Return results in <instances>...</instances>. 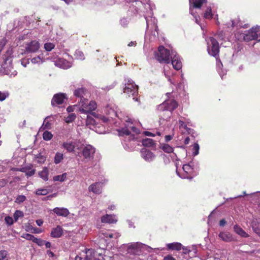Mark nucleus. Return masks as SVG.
Here are the masks:
<instances>
[{
  "mask_svg": "<svg viewBox=\"0 0 260 260\" xmlns=\"http://www.w3.org/2000/svg\"><path fill=\"white\" fill-rule=\"evenodd\" d=\"M176 167L177 175L182 179H191L198 175L200 170L199 162L193 160L183 165L181 170H179L177 164Z\"/></svg>",
  "mask_w": 260,
  "mask_h": 260,
  "instance_id": "1",
  "label": "nucleus"
},
{
  "mask_svg": "<svg viewBox=\"0 0 260 260\" xmlns=\"http://www.w3.org/2000/svg\"><path fill=\"white\" fill-rule=\"evenodd\" d=\"M125 121L126 122L125 127L119 130L118 133L120 136H125L123 145L125 149H129L132 146L131 143H127V142H130L135 139V135L131 134V131L138 134L139 133V129L133 125L131 119L127 118Z\"/></svg>",
  "mask_w": 260,
  "mask_h": 260,
  "instance_id": "2",
  "label": "nucleus"
},
{
  "mask_svg": "<svg viewBox=\"0 0 260 260\" xmlns=\"http://www.w3.org/2000/svg\"><path fill=\"white\" fill-rule=\"evenodd\" d=\"M206 40L207 43L208 52L210 55L216 58L217 70L221 78L223 79V76L226 74V71L221 68L222 64L220 60L217 58L219 52L218 42L216 39L211 37L206 39Z\"/></svg>",
  "mask_w": 260,
  "mask_h": 260,
  "instance_id": "3",
  "label": "nucleus"
},
{
  "mask_svg": "<svg viewBox=\"0 0 260 260\" xmlns=\"http://www.w3.org/2000/svg\"><path fill=\"white\" fill-rule=\"evenodd\" d=\"M146 11H144V17L146 20L147 27L146 32L153 34L154 38L157 35L158 27L157 26V20L153 17V13L151 6L149 3H147L144 5Z\"/></svg>",
  "mask_w": 260,
  "mask_h": 260,
  "instance_id": "4",
  "label": "nucleus"
},
{
  "mask_svg": "<svg viewBox=\"0 0 260 260\" xmlns=\"http://www.w3.org/2000/svg\"><path fill=\"white\" fill-rule=\"evenodd\" d=\"M120 249L121 250H125L127 253L131 255H137L144 254L145 251L151 252L152 250V248L150 246L140 242H133L123 244L121 246Z\"/></svg>",
  "mask_w": 260,
  "mask_h": 260,
  "instance_id": "5",
  "label": "nucleus"
},
{
  "mask_svg": "<svg viewBox=\"0 0 260 260\" xmlns=\"http://www.w3.org/2000/svg\"><path fill=\"white\" fill-rule=\"evenodd\" d=\"M177 107L178 103L174 100H166L157 107V110L160 112V118L168 121L171 116L172 111Z\"/></svg>",
  "mask_w": 260,
  "mask_h": 260,
  "instance_id": "6",
  "label": "nucleus"
},
{
  "mask_svg": "<svg viewBox=\"0 0 260 260\" xmlns=\"http://www.w3.org/2000/svg\"><path fill=\"white\" fill-rule=\"evenodd\" d=\"M123 91L128 96H132L134 101L136 102L139 101V98L136 97V95L138 94V86L131 79L125 78Z\"/></svg>",
  "mask_w": 260,
  "mask_h": 260,
  "instance_id": "7",
  "label": "nucleus"
},
{
  "mask_svg": "<svg viewBox=\"0 0 260 260\" xmlns=\"http://www.w3.org/2000/svg\"><path fill=\"white\" fill-rule=\"evenodd\" d=\"M155 58L160 63H168L170 61L171 52L161 46L158 48L157 51L155 52Z\"/></svg>",
  "mask_w": 260,
  "mask_h": 260,
  "instance_id": "8",
  "label": "nucleus"
},
{
  "mask_svg": "<svg viewBox=\"0 0 260 260\" xmlns=\"http://www.w3.org/2000/svg\"><path fill=\"white\" fill-rule=\"evenodd\" d=\"M82 144L76 140H68L62 143L61 147L66 149L68 152H75L76 150L81 149Z\"/></svg>",
  "mask_w": 260,
  "mask_h": 260,
  "instance_id": "9",
  "label": "nucleus"
},
{
  "mask_svg": "<svg viewBox=\"0 0 260 260\" xmlns=\"http://www.w3.org/2000/svg\"><path fill=\"white\" fill-rule=\"evenodd\" d=\"M23 52L22 54H28L36 53L40 47V43L37 40H32L30 42L25 43L23 45Z\"/></svg>",
  "mask_w": 260,
  "mask_h": 260,
  "instance_id": "10",
  "label": "nucleus"
},
{
  "mask_svg": "<svg viewBox=\"0 0 260 260\" xmlns=\"http://www.w3.org/2000/svg\"><path fill=\"white\" fill-rule=\"evenodd\" d=\"M79 111L81 113L87 114L95 110L97 107L96 103L93 101L88 103V99L83 100L81 104L79 105Z\"/></svg>",
  "mask_w": 260,
  "mask_h": 260,
  "instance_id": "11",
  "label": "nucleus"
},
{
  "mask_svg": "<svg viewBox=\"0 0 260 260\" xmlns=\"http://www.w3.org/2000/svg\"><path fill=\"white\" fill-rule=\"evenodd\" d=\"M257 29H259L258 27H253L248 30L245 31L244 33L241 32L239 37H237L238 39L244 40L246 42L255 40V36H256Z\"/></svg>",
  "mask_w": 260,
  "mask_h": 260,
  "instance_id": "12",
  "label": "nucleus"
},
{
  "mask_svg": "<svg viewBox=\"0 0 260 260\" xmlns=\"http://www.w3.org/2000/svg\"><path fill=\"white\" fill-rule=\"evenodd\" d=\"M95 149L91 145H86L82 150V154L85 162L92 160L94 158Z\"/></svg>",
  "mask_w": 260,
  "mask_h": 260,
  "instance_id": "13",
  "label": "nucleus"
},
{
  "mask_svg": "<svg viewBox=\"0 0 260 260\" xmlns=\"http://www.w3.org/2000/svg\"><path fill=\"white\" fill-rule=\"evenodd\" d=\"M88 93V90L84 87H81L75 89L73 90V94L75 96L80 99L78 104L79 105L81 104L83 100H86L87 96L86 94Z\"/></svg>",
  "mask_w": 260,
  "mask_h": 260,
  "instance_id": "14",
  "label": "nucleus"
},
{
  "mask_svg": "<svg viewBox=\"0 0 260 260\" xmlns=\"http://www.w3.org/2000/svg\"><path fill=\"white\" fill-rule=\"evenodd\" d=\"M170 58L172 60V66L175 70H179L181 69L182 64L180 58V56L174 50H171V56Z\"/></svg>",
  "mask_w": 260,
  "mask_h": 260,
  "instance_id": "15",
  "label": "nucleus"
},
{
  "mask_svg": "<svg viewBox=\"0 0 260 260\" xmlns=\"http://www.w3.org/2000/svg\"><path fill=\"white\" fill-rule=\"evenodd\" d=\"M141 157L147 162H151L155 158V155L150 150L143 148L141 150Z\"/></svg>",
  "mask_w": 260,
  "mask_h": 260,
  "instance_id": "16",
  "label": "nucleus"
},
{
  "mask_svg": "<svg viewBox=\"0 0 260 260\" xmlns=\"http://www.w3.org/2000/svg\"><path fill=\"white\" fill-rule=\"evenodd\" d=\"M67 99L66 94L62 93L55 94L51 101L52 106H56L63 104Z\"/></svg>",
  "mask_w": 260,
  "mask_h": 260,
  "instance_id": "17",
  "label": "nucleus"
},
{
  "mask_svg": "<svg viewBox=\"0 0 260 260\" xmlns=\"http://www.w3.org/2000/svg\"><path fill=\"white\" fill-rule=\"evenodd\" d=\"M56 66L63 69H67L72 66V62L64 58H58L55 63Z\"/></svg>",
  "mask_w": 260,
  "mask_h": 260,
  "instance_id": "18",
  "label": "nucleus"
},
{
  "mask_svg": "<svg viewBox=\"0 0 260 260\" xmlns=\"http://www.w3.org/2000/svg\"><path fill=\"white\" fill-rule=\"evenodd\" d=\"M103 183L102 182H95L90 185L88 187V190L94 193L99 194L102 193Z\"/></svg>",
  "mask_w": 260,
  "mask_h": 260,
  "instance_id": "19",
  "label": "nucleus"
},
{
  "mask_svg": "<svg viewBox=\"0 0 260 260\" xmlns=\"http://www.w3.org/2000/svg\"><path fill=\"white\" fill-rule=\"evenodd\" d=\"M220 239L225 242H231L235 241V238L232 234L228 232H221L219 234Z\"/></svg>",
  "mask_w": 260,
  "mask_h": 260,
  "instance_id": "20",
  "label": "nucleus"
},
{
  "mask_svg": "<svg viewBox=\"0 0 260 260\" xmlns=\"http://www.w3.org/2000/svg\"><path fill=\"white\" fill-rule=\"evenodd\" d=\"M83 255L86 260H93L96 259L95 251L93 249H86L82 252Z\"/></svg>",
  "mask_w": 260,
  "mask_h": 260,
  "instance_id": "21",
  "label": "nucleus"
},
{
  "mask_svg": "<svg viewBox=\"0 0 260 260\" xmlns=\"http://www.w3.org/2000/svg\"><path fill=\"white\" fill-rule=\"evenodd\" d=\"M52 211L58 216L67 217L70 214L69 210L63 207H56Z\"/></svg>",
  "mask_w": 260,
  "mask_h": 260,
  "instance_id": "22",
  "label": "nucleus"
},
{
  "mask_svg": "<svg viewBox=\"0 0 260 260\" xmlns=\"http://www.w3.org/2000/svg\"><path fill=\"white\" fill-rule=\"evenodd\" d=\"M101 221L106 223H115L117 221L115 215L106 214L101 217Z\"/></svg>",
  "mask_w": 260,
  "mask_h": 260,
  "instance_id": "23",
  "label": "nucleus"
},
{
  "mask_svg": "<svg viewBox=\"0 0 260 260\" xmlns=\"http://www.w3.org/2000/svg\"><path fill=\"white\" fill-rule=\"evenodd\" d=\"M63 234L62 228L60 225H57L56 228L52 229L51 232V236L52 238H59Z\"/></svg>",
  "mask_w": 260,
  "mask_h": 260,
  "instance_id": "24",
  "label": "nucleus"
},
{
  "mask_svg": "<svg viewBox=\"0 0 260 260\" xmlns=\"http://www.w3.org/2000/svg\"><path fill=\"white\" fill-rule=\"evenodd\" d=\"M24 238L27 240L32 241L33 242L37 243L39 246L43 245V243L45 242V241L42 239H38L35 237L34 235L29 234H26Z\"/></svg>",
  "mask_w": 260,
  "mask_h": 260,
  "instance_id": "25",
  "label": "nucleus"
},
{
  "mask_svg": "<svg viewBox=\"0 0 260 260\" xmlns=\"http://www.w3.org/2000/svg\"><path fill=\"white\" fill-rule=\"evenodd\" d=\"M167 247L169 250L179 251L182 248V245L179 242H173L167 244Z\"/></svg>",
  "mask_w": 260,
  "mask_h": 260,
  "instance_id": "26",
  "label": "nucleus"
},
{
  "mask_svg": "<svg viewBox=\"0 0 260 260\" xmlns=\"http://www.w3.org/2000/svg\"><path fill=\"white\" fill-rule=\"evenodd\" d=\"M105 112L109 116V118H113L114 117L118 116L117 112L113 108L110 107L109 106H108L105 108Z\"/></svg>",
  "mask_w": 260,
  "mask_h": 260,
  "instance_id": "27",
  "label": "nucleus"
},
{
  "mask_svg": "<svg viewBox=\"0 0 260 260\" xmlns=\"http://www.w3.org/2000/svg\"><path fill=\"white\" fill-rule=\"evenodd\" d=\"M178 124L180 128H183L189 134L192 133L193 131V129L189 128L187 126V124H188L187 122L182 121V120H179Z\"/></svg>",
  "mask_w": 260,
  "mask_h": 260,
  "instance_id": "28",
  "label": "nucleus"
},
{
  "mask_svg": "<svg viewBox=\"0 0 260 260\" xmlns=\"http://www.w3.org/2000/svg\"><path fill=\"white\" fill-rule=\"evenodd\" d=\"M234 230L237 234L242 237L246 238L248 237V235L238 225H235L234 226Z\"/></svg>",
  "mask_w": 260,
  "mask_h": 260,
  "instance_id": "29",
  "label": "nucleus"
},
{
  "mask_svg": "<svg viewBox=\"0 0 260 260\" xmlns=\"http://www.w3.org/2000/svg\"><path fill=\"white\" fill-rule=\"evenodd\" d=\"M142 144L144 146L150 147L155 146V142L152 139L146 138L142 140Z\"/></svg>",
  "mask_w": 260,
  "mask_h": 260,
  "instance_id": "30",
  "label": "nucleus"
},
{
  "mask_svg": "<svg viewBox=\"0 0 260 260\" xmlns=\"http://www.w3.org/2000/svg\"><path fill=\"white\" fill-rule=\"evenodd\" d=\"M49 172L47 168H44L43 170L39 173V176L44 181L48 180Z\"/></svg>",
  "mask_w": 260,
  "mask_h": 260,
  "instance_id": "31",
  "label": "nucleus"
},
{
  "mask_svg": "<svg viewBox=\"0 0 260 260\" xmlns=\"http://www.w3.org/2000/svg\"><path fill=\"white\" fill-rule=\"evenodd\" d=\"M67 177V173H64L60 175H56L53 177V180L54 181H59L60 182H64Z\"/></svg>",
  "mask_w": 260,
  "mask_h": 260,
  "instance_id": "32",
  "label": "nucleus"
},
{
  "mask_svg": "<svg viewBox=\"0 0 260 260\" xmlns=\"http://www.w3.org/2000/svg\"><path fill=\"white\" fill-rule=\"evenodd\" d=\"M106 247L107 244H103V245L101 244L99 245V249L95 251L96 258H97L98 256H102L104 254L105 249Z\"/></svg>",
  "mask_w": 260,
  "mask_h": 260,
  "instance_id": "33",
  "label": "nucleus"
},
{
  "mask_svg": "<svg viewBox=\"0 0 260 260\" xmlns=\"http://www.w3.org/2000/svg\"><path fill=\"white\" fill-rule=\"evenodd\" d=\"M31 63L34 64H41L44 61V58L42 55H39L30 59Z\"/></svg>",
  "mask_w": 260,
  "mask_h": 260,
  "instance_id": "34",
  "label": "nucleus"
},
{
  "mask_svg": "<svg viewBox=\"0 0 260 260\" xmlns=\"http://www.w3.org/2000/svg\"><path fill=\"white\" fill-rule=\"evenodd\" d=\"M189 1L192 2L193 8H200L202 5L204 3H206L207 0H189Z\"/></svg>",
  "mask_w": 260,
  "mask_h": 260,
  "instance_id": "35",
  "label": "nucleus"
},
{
  "mask_svg": "<svg viewBox=\"0 0 260 260\" xmlns=\"http://www.w3.org/2000/svg\"><path fill=\"white\" fill-rule=\"evenodd\" d=\"M160 148L166 153H170L173 151V148L167 144H161Z\"/></svg>",
  "mask_w": 260,
  "mask_h": 260,
  "instance_id": "36",
  "label": "nucleus"
},
{
  "mask_svg": "<svg viewBox=\"0 0 260 260\" xmlns=\"http://www.w3.org/2000/svg\"><path fill=\"white\" fill-rule=\"evenodd\" d=\"M9 254L7 250H0V260H9Z\"/></svg>",
  "mask_w": 260,
  "mask_h": 260,
  "instance_id": "37",
  "label": "nucleus"
},
{
  "mask_svg": "<svg viewBox=\"0 0 260 260\" xmlns=\"http://www.w3.org/2000/svg\"><path fill=\"white\" fill-rule=\"evenodd\" d=\"M74 56L76 59L81 60H83L85 59V56L83 53L79 50H76Z\"/></svg>",
  "mask_w": 260,
  "mask_h": 260,
  "instance_id": "38",
  "label": "nucleus"
},
{
  "mask_svg": "<svg viewBox=\"0 0 260 260\" xmlns=\"http://www.w3.org/2000/svg\"><path fill=\"white\" fill-rule=\"evenodd\" d=\"M76 118V115L75 113H71L67 117L65 118V121L67 123H70L72 122L75 120Z\"/></svg>",
  "mask_w": 260,
  "mask_h": 260,
  "instance_id": "39",
  "label": "nucleus"
},
{
  "mask_svg": "<svg viewBox=\"0 0 260 260\" xmlns=\"http://www.w3.org/2000/svg\"><path fill=\"white\" fill-rule=\"evenodd\" d=\"M63 158V154L59 152H57L55 154V157H54V162L56 164H58L60 163Z\"/></svg>",
  "mask_w": 260,
  "mask_h": 260,
  "instance_id": "40",
  "label": "nucleus"
},
{
  "mask_svg": "<svg viewBox=\"0 0 260 260\" xmlns=\"http://www.w3.org/2000/svg\"><path fill=\"white\" fill-rule=\"evenodd\" d=\"M49 193V190L45 188H39L35 191V193L37 196H45Z\"/></svg>",
  "mask_w": 260,
  "mask_h": 260,
  "instance_id": "41",
  "label": "nucleus"
},
{
  "mask_svg": "<svg viewBox=\"0 0 260 260\" xmlns=\"http://www.w3.org/2000/svg\"><path fill=\"white\" fill-rule=\"evenodd\" d=\"M111 231H105L102 232L101 233V235L100 236V237L101 238V241L102 242H104V244H106V240L105 239V238H108V235L109 233H110Z\"/></svg>",
  "mask_w": 260,
  "mask_h": 260,
  "instance_id": "42",
  "label": "nucleus"
},
{
  "mask_svg": "<svg viewBox=\"0 0 260 260\" xmlns=\"http://www.w3.org/2000/svg\"><path fill=\"white\" fill-rule=\"evenodd\" d=\"M200 146L198 143H194L192 146V155H197L199 153Z\"/></svg>",
  "mask_w": 260,
  "mask_h": 260,
  "instance_id": "43",
  "label": "nucleus"
},
{
  "mask_svg": "<svg viewBox=\"0 0 260 260\" xmlns=\"http://www.w3.org/2000/svg\"><path fill=\"white\" fill-rule=\"evenodd\" d=\"M53 135L51 132L45 131L43 134V139L45 141L50 140L52 138Z\"/></svg>",
  "mask_w": 260,
  "mask_h": 260,
  "instance_id": "44",
  "label": "nucleus"
},
{
  "mask_svg": "<svg viewBox=\"0 0 260 260\" xmlns=\"http://www.w3.org/2000/svg\"><path fill=\"white\" fill-rule=\"evenodd\" d=\"M23 213L20 210H16L14 213L13 217L15 221H17L19 218L23 216Z\"/></svg>",
  "mask_w": 260,
  "mask_h": 260,
  "instance_id": "45",
  "label": "nucleus"
},
{
  "mask_svg": "<svg viewBox=\"0 0 260 260\" xmlns=\"http://www.w3.org/2000/svg\"><path fill=\"white\" fill-rule=\"evenodd\" d=\"M80 106L78 105H74L73 106H70L67 108V111L68 113H71L75 111H79Z\"/></svg>",
  "mask_w": 260,
  "mask_h": 260,
  "instance_id": "46",
  "label": "nucleus"
},
{
  "mask_svg": "<svg viewBox=\"0 0 260 260\" xmlns=\"http://www.w3.org/2000/svg\"><path fill=\"white\" fill-rule=\"evenodd\" d=\"M204 17L206 19H211L212 18V13L211 7H208L204 13Z\"/></svg>",
  "mask_w": 260,
  "mask_h": 260,
  "instance_id": "47",
  "label": "nucleus"
},
{
  "mask_svg": "<svg viewBox=\"0 0 260 260\" xmlns=\"http://www.w3.org/2000/svg\"><path fill=\"white\" fill-rule=\"evenodd\" d=\"M144 134L145 136H149V137H154L156 135L160 136L161 135V133H160V132L157 131H156L155 133H151V132H148V131H145L144 132Z\"/></svg>",
  "mask_w": 260,
  "mask_h": 260,
  "instance_id": "48",
  "label": "nucleus"
},
{
  "mask_svg": "<svg viewBox=\"0 0 260 260\" xmlns=\"http://www.w3.org/2000/svg\"><path fill=\"white\" fill-rule=\"evenodd\" d=\"M55 47L52 43H47L44 44V48L47 51H51Z\"/></svg>",
  "mask_w": 260,
  "mask_h": 260,
  "instance_id": "49",
  "label": "nucleus"
},
{
  "mask_svg": "<svg viewBox=\"0 0 260 260\" xmlns=\"http://www.w3.org/2000/svg\"><path fill=\"white\" fill-rule=\"evenodd\" d=\"M86 124L87 125L89 124L95 125L96 122L95 120L91 116L87 115Z\"/></svg>",
  "mask_w": 260,
  "mask_h": 260,
  "instance_id": "50",
  "label": "nucleus"
},
{
  "mask_svg": "<svg viewBox=\"0 0 260 260\" xmlns=\"http://www.w3.org/2000/svg\"><path fill=\"white\" fill-rule=\"evenodd\" d=\"M25 196L23 195H19L16 199L15 202L18 204H20L24 202L26 200Z\"/></svg>",
  "mask_w": 260,
  "mask_h": 260,
  "instance_id": "51",
  "label": "nucleus"
},
{
  "mask_svg": "<svg viewBox=\"0 0 260 260\" xmlns=\"http://www.w3.org/2000/svg\"><path fill=\"white\" fill-rule=\"evenodd\" d=\"M120 236L119 233L111 231L110 233L108 235L109 238H115L117 239Z\"/></svg>",
  "mask_w": 260,
  "mask_h": 260,
  "instance_id": "52",
  "label": "nucleus"
},
{
  "mask_svg": "<svg viewBox=\"0 0 260 260\" xmlns=\"http://www.w3.org/2000/svg\"><path fill=\"white\" fill-rule=\"evenodd\" d=\"M128 20L127 18H123L120 20V24L124 27H126L128 24Z\"/></svg>",
  "mask_w": 260,
  "mask_h": 260,
  "instance_id": "53",
  "label": "nucleus"
},
{
  "mask_svg": "<svg viewBox=\"0 0 260 260\" xmlns=\"http://www.w3.org/2000/svg\"><path fill=\"white\" fill-rule=\"evenodd\" d=\"M36 159H37L38 162L40 164L43 163L46 160L45 157L41 154H39L38 155H37L36 157Z\"/></svg>",
  "mask_w": 260,
  "mask_h": 260,
  "instance_id": "54",
  "label": "nucleus"
},
{
  "mask_svg": "<svg viewBox=\"0 0 260 260\" xmlns=\"http://www.w3.org/2000/svg\"><path fill=\"white\" fill-rule=\"evenodd\" d=\"M6 223L8 225H12L13 223V219L10 216H6L5 218Z\"/></svg>",
  "mask_w": 260,
  "mask_h": 260,
  "instance_id": "55",
  "label": "nucleus"
},
{
  "mask_svg": "<svg viewBox=\"0 0 260 260\" xmlns=\"http://www.w3.org/2000/svg\"><path fill=\"white\" fill-rule=\"evenodd\" d=\"M8 96L9 94L7 92L0 91V101H4Z\"/></svg>",
  "mask_w": 260,
  "mask_h": 260,
  "instance_id": "56",
  "label": "nucleus"
},
{
  "mask_svg": "<svg viewBox=\"0 0 260 260\" xmlns=\"http://www.w3.org/2000/svg\"><path fill=\"white\" fill-rule=\"evenodd\" d=\"M7 43V40L3 38L0 39V49L1 51L4 48Z\"/></svg>",
  "mask_w": 260,
  "mask_h": 260,
  "instance_id": "57",
  "label": "nucleus"
},
{
  "mask_svg": "<svg viewBox=\"0 0 260 260\" xmlns=\"http://www.w3.org/2000/svg\"><path fill=\"white\" fill-rule=\"evenodd\" d=\"M35 173V169H29L25 172V174L27 177H31L34 175Z\"/></svg>",
  "mask_w": 260,
  "mask_h": 260,
  "instance_id": "58",
  "label": "nucleus"
},
{
  "mask_svg": "<svg viewBox=\"0 0 260 260\" xmlns=\"http://www.w3.org/2000/svg\"><path fill=\"white\" fill-rule=\"evenodd\" d=\"M181 249L183 250V253L185 254H189L191 252V249H190L188 247L182 246V248H181Z\"/></svg>",
  "mask_w": 260,
  "mask_h": 260,
  "instance_id": "59",
  "label": "nucleus"
},
{
  "mask_svg": "<svg viewBox=\"0 0 260 260\" xmlns=\"http://www.w3.org/2000/svg\"><path fill=\"white\" fill-rule=\"evenodd\" d=\"M46 119H47V118L45 119V120L44 121L43 126H44V128L49 129L50 128L51 124L49 122L46 121Z\"/></svg>",
  "mask_w": 260,
  "mask_h": 260,
  "instance_id": "60",
  "label": "nucleus"
},
{
  "mask_svg": "<svg viewBox=\"0 0 260 260\" xmlns=\"http://www.w3.org/2000/svg\"><path fill=\"white\" fill-rule=\"evenodd\" d=\"M179 120H182V121H184L185 122H187V124L189 125H192L191 124V121L188 118H186L185 117H182V116H180L179 117Z\"/></svg>",
  "mask_w": 260,
  "mask_h": 260,
  "instance_id": "61",
  "label": "nucleus"
},
{
  "mask_svg": "<svg viewBox=\"0 0 260 260\" xmlns=\"http://www.w3.org/2000/svg\"><path fill=\"white\" fill-rule=\"evenodd\" d=\"M75 260H86L84 258V256L83 255L82 253H80L79 255H77L75 258Z\"/></svg>",
  "mask_w": 260,
  "mask_h": 260,
  "instance_id": "62",
  "label": "nucleus"
},
{
  "mask_svg": "<svg viewBox=\"0 0 260 260\" xmlns=\"http://www.w3.org/2000/svg\"><path fill=\"white\" fill-rule=\"evenodd\" d=\"M7 180L5 179H0V188L5 186L7 184Z\"/></svg>",
  "mask_w": 260,
  "mask_h": 260,
  "instance_id": "63",
  "label": "nucleus"
},
{
  "mask_svg": "<svg viewBox=\"0 0 260 260\" xmlns=\"http://www.w3.org/2000/svg\"><path fill=\"white\" fill-rule=\"evenodd\" d=\"M164 260H176V259L174 258L172 255H168L164 257Z\"/></svg>",
  "mask_w": 260,
  "mask_h": 260,
  "instance_id": "64",
  "label": "nucleus"
}]
</instances>
